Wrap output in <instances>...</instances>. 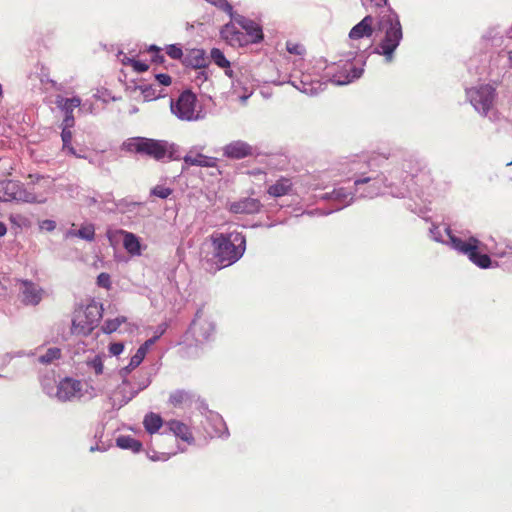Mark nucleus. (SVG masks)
<instances>
[{"mask_svg":"<svg viewBox=\"0 0 512 512\" xmlns=\"http://www.w3.org/2000/svg\"><path fill=\"white\" fill-rule=\"evenodd\" d=\"M123 149L129 152L148 155L155 160H177L181 158L178 146L164 140L145 137H133L123 143Z\"/></svg>","mask_w":512,"mask_h":512,"instance_id":"obj_4","label":"nucleus"},{"mask_svg":"<svg viewBox=\"0 0 512 512\" xmlns=\"http://www.w3.org/2000/svg\"><path fill=\"white\" fill-rule=\"evenodd\" d=\"M223 156L228 159L240 160L250 157L254 153V148L243 140H235L226 144L223 148Z\"/></svg>","mask_w":512,"mask_h":512,"instance_id":"obj_19","label":"nucleus"},{"mask_svg":"<svg viewBox=\"0 0 512 512\" xmlns=\"http://www.w3.org/2000/svg\"><path fill=\"white\" fill-rule=\"evenodd\" d=\"M81 103V98L78 96H74L72 98H65L61 95L56 96L55 104L64 113L62 124L65 126H74L75 119L73 110L79 107Z\"/></svg>","mask_w":512,"mask_h":512,"instance_id":"obj_18","label":"nucleus"},{"mask_svg":"<svg viewBox=\"0 0 512 512\" xmlns=\"http://www.w3.org/2000/svg\"><path fill=\"white\" fill-rule=\"evenodd\" d=\"M65 238L68 239V238H73V237H77V230L75 229H69L65 232L64 234Z\"/></svg>","mask_w":512,"mask_h":512,"instance_id":"obj_58","label":"nucleus"},{"mask_svg":"<svg viewBox=\"0 0 512 512\" xmlns=\"http://www.w3.org/2000/svg\"><path fill=\"white\" fill-rule=\"evenodd\" d=\"M123 234V246L131 255H140L141 254V244L139 238L127 231H121Z\"/></svg>","mask_w":512,"mask_h":512,"instance_id":"obj_29","label":"nucleus"},{"mask_svg":"<svg viewBox=\"0 0 512 512\" xmlns=\"http://www.w3.org/2000/svg\"><path fill=\"white\" fill-rule=\"evenodd\" d=\"M183 63L186 66L195 68L196 70L206 68L207 58L202 49H192L184 57Z\"/></svg>","mask_w":512,"mask_h":512,"instance_id":"obj_26","label":"nucleus"},{"mask_svg":"<svg viewBox=\"0 0 512 512\" xmlns=\"http://www.w3.org/2000/svg\"><path fill=\"white\" fill-rule=\"evenodd\" d=\"M205 433L211 437L228 438L229 431L222 416L214 411H207L203 422Z\"/></svg>","mask_w":512,"mask_h":512,"instance_id":"obj_15","label":"nucleus"},{"mask_svg":"<svg viewBox=\"0 0 512 512\" xmlns=\"http://www.w3.org/2000/svg\"><path fill=\"white\" fill-rule=\"evenodd\" d=\"M129 61L131 62L132 67L134 68V70L137 71V72H145L149 68V66L146 63L142 62V61L131 60V59H129Z\"/></svg>","mask_w":512,"mask_h":512,"instance_id":"obj_51","label":"nucleus"},{"mask_svg":"<svg viewBox=\"0 0 512 512\" xmlns=\"http://www.w3.org/2000/svg\"><path fill=\"white\" fill-rule=\"evenodd\" d=\"M102 316V304L96 301L77 307L72 318V333L84 336L90 334L98 326Z\"/></svg>","mask_w":512,"mask_h":512,"instance_id":"obj_7","label":"nucleus"},{"mask_svg":"<svg viewBox=\"0 0 512 512\" xmlns=\"http://www.w3.org/2000/svg\"><path fill=\"white\" fill-rule=\"evenodd\" d=\"M33 364L37 369L42 385V380L56 377V369L63 364L62 354H40L33 360Z\"/></svg>","mask_w":512,"mask_h":512,"instance_id":"obj_14","label":"nucleus"},{"mask_svg":"<svg viewBox=\"0 0 512 512\" xmlns=\"http://www.w3.org/2000/svg\"><path fill=\"white\" fill-rule=\"evenodd\" d=\"M197 402H198V409L200 410L201 414L205 418V414L207 413V411H210V410L208 409L207 404L203 400H200V398L197 399Z\"/></svg>","mask_w":512,"mask_h":512,"instance_id":"obj_56","label":"nucleus"},{"mask_svg":"<svg viewBox=\"0 0 512 512\" xmlns=\"http://www.w3.org/2000/svg\"><path fill=\"white\" fill-rule=\"evenodd\" d=\"M214 256L223 267L237 262L246 249L245 236L240 232L214 233L211 235Z\"/></svg>","mask_w":512,"mask_h":512,"instance_id":"obj_3","label":"nucleus"},{"mask_svg":"<svg viewBox=\"0 0 512 512\" xmlns=\"http://www.w3.org/2000/svg\"><path fill=\"white\" fill-rule=\"evenodd\" d=\"M236 22L246 32L248 39L246 42L257 43L263 39V32L259 24L242 15L234 17Z\"/></svg>","mask_w":512,"mask_h":512,"instance_id":"obj_20","label":"nucleus"},{"mask_svg":"<svg viewBox=\"0 0 512 512\" xmlns=\"http://www.w3.org/2000/svg\"><path fill=\"white\" fill-rule=\"evenodd\" d=\"M142 203L134 202L128 199H122L116 204V208L120 213H131L140 207Z\"/></svg>","mask_w":512,"mask_h":512,"instance_id":"obj_36","label":"nucleus"},{"mask_svg":"<svg viewBox=\"0 0 512 512\" xmlns=\"http://www.w3.org/2000/svg\"><path fill=\"white\" fill-rule=\"evenodd\" d=\"M77 237L86 241H93L95 239V228L92 224L82 226L77 230Z\"/></svg>","mask_w":512,"mask_h":512,"instance_id":"obj_39","label":"nucleus"},{"mask_svg":"<svg viewBox=\"0 0 512 512\" xmlns=\"http://www.w3.org/2000/svg\"><path fill=\"white\" fill-rule=\"evenodd\" d=\"M226 75H228L229 77H232V73L233 71L229 68H226V71H225Z\"/></svg>","mask_w":512,"mask_h":512,"instance_id":"obj_62","label":"nucleus"},{"mask_svg":"<svg viewBox=\"0 0 512 512\" xmlns=\"http://www.w3.org/2000/svg\"><path fill=\"white\" fill-rule=\"evenodd\" d=\"M97 284L100 286V287H103V288H106V289H109L110 286H111V279H110V275L108 273H100L97 277Z\"/></svg>","mask_w":512,"mask_h":512,"instance_id":"obj_47","label":"nucleus"},{"mask_svg":"<svg viewBox=\"0 0 512 512\" xmlns=\"http://www.w3.org/2000/svg\"><path fill=\"white\" fill-rule=\"evenodd\" d=\"M291 84L304 94L313 96L322 90V83L318 80H312L310 75H303L302 78H295Z\"/></svg>","mask_w":512,"mask_h":512,"instance_id":"obj_23","label":"nucleus"},{"mask_svg":"<svg viewBox=\"0 0 512 512\" xmlns=\"http://www.w3.org/2000/svg\"><path fill=\"white\" fill-rule=\"evenodd\" d=\"M22 288H21V295H22V302L25 305H37L42 300L43 290L40 288L37 284L28 281L23 280L21 281Z\"/></svg>","mask_w":512,"mask_h":512,"instance_id":"obj_21","label":"nucleus"},{"mask_svg":"<svg viewBox=\"0 0 512 512\" xmlns=\"http://www.w3.org/2000/svg\"><path fill=\"white\" fill-rule=\"evenodd\" d=\"M41 229L47 230V231H53L56 228V222L53 220H44L40 224Z\"/></svg>","mask_w":512,"mask_h":512,"instance_id":"obj_53","label":"nucleus"},{"mask_svg":"<svg viewBox=\"0 0 512 512\" xmlns=\"http://www.w3.org/2000/svg\"><path fill=\"white\" fill-rule=\"evenodd\" d=\"M214 332V321L205 315L203 308L198 309L189 327L188 333L195 338L197 343H204L210 340Z\"/></svg>","mask_w":512,"mask_h":512,"instance_id":"obj_13","label":"nucleus"},{"mask_svg":"<svg viewBox=\"0 0 512 512\" xmlns=\"http://www.w3.org/2000/svg\"><path fill=\"white\" fill-rule=\"evenodd\" d=\"M42 203L17 180H0V202Z\"/></svg>","mask_w":512,"mask_h":512,"instance_id":"obj_10","label":"nucleus"},{"mask_svg":"<svg viewBox=\"0 0 512 512\" xmlns=\"http://www.w3.org/2000/svg\"><path fill=\"white\" fill-rule=\"evenodd\" d=\"M143 425L149 434H154L163 426V419L159 414L149 412L144 417Z\"/></svg>","mask_w":512,"mask_h":512,"instance_id":"obj_31","label":"nucleus"},{"mask_svg":"<svg viewBox=\"0 0 512 512\" xmlns=\"http://www.w3.org/2000/svg\"><path fill=\"white\" fill-rule=\"evenodd\" d=\"M218 8H220L222 11L226 12L231 17V19L234 21V17L237 14L234 13L233 7L229 2H227L226 0H223L222 3L218 6Z\"/></svg>","mask_w":512,"mask_h":512,"instance_id":"obj_49","label":"nucleus"},{"mask_svg":"<svg viewBox=\"0 0 512 512\" xmlns=\"http://www.w3.org/2000/svg\"><path fill=\"white\" fill-rule=\"evenodd\" d=\"M166 54L172 59H181L183 56V51L180 45L170 44L166 46Z\"/></svg>","mask_w":512,"mask_h":512,"instance_id":"obj_42","label":"nucleus"},{"mask_svg":"<svg viewBox=\"0 0 512 512\" xmlns=\"http://www.w3.org/2000/svg\"><path fill=\"white\" fill-rule=\"evenodd\" d=\"M183 161L187 166H199L212 168L216 167L217 159L214 157L206 156L202 153L190 151L183 157Z\"/></svg>","mask_w":512,"mask_h":512,"instance_id":"obj_25","label":"nucleus"},{"mask_svg":"<svg viewBox=\"0 0 512 512\" xmlns=\"http://www.w3.org/2000/svg\"><path fill=\"white\" fill-rule=\"evenodd\" d=\"M430 235L436 242L447 244L457 252L466 255L479 268L487 269L491 266L490 257L487 254L480 253L481 242L476 237L466 234L456 236L452 233L450 227L441 229L436 225L430 228Z\"/></svg>","mask_w":512,"mask_h":512,"instance_id":"obj_1","label":"nucleus"},{"mask_svg":"<svg viewBox=\"0 0 512 512\" xmlns=\"http://www.w3.org/2000/svg\"><path fill=\"white\" fill-rule=\"evenodd\" d=\"M374 18L371 15L365 16L358 24H356L349 32L351 40H358L365 37H371L373 34Z\"/></svg>","mask_w":512,"mask_h":512,"instance_id":"obj_24","label":"nucleus"},{"mask_svg":"<svg viewBox=\"0 0 512 512\" xmlns=\"http://www.w3.org/2000/svg\"><path fill=\"white\" fill-rule=\"evenodd\" d=\"M120 354H96L94 358L87 362V365L93 369L96 375L105 374L112 376L114 366L119 361Z\"/></svg>","mask_w":512,"mask_h":512,"instance_id":"obj_16","label":"nucleus"},{"mask_svg":"<svg viewBox=\"0 0 512 512\" xmlns=\"http://www.w3.org/2000/svg\"><path fill=\"white\" fill-rule=\"evenodd\" d=\"M193 397H194V395L191 394L190 392L182 390V389H178V390L173 391L170 394L169 403L174 407H178L181 404L186 403V402L191 403Z\"/></svg>","mask_w":512,"mask_h":512,"instance_id":"obj_35","label":"nucleus"},{"mask_svg":"<svg viewBox=\"0 0 512 512\" xmlns=\"http://www.w3.org/2000/svg\"><path fill=\"white\" fill-rule=\"evenodd\" d=\"M124 350V344L123 342H115L110 344L109 346V352H123Z\"/></svg>","mask_w":512,"mask_h":512,"instance_id":"obj_55","label":"nucleus"},{"mask_svg":"<svg viewBox=\"0 0 512 512\" xmlns=\"http://www.w3.org/2000/svg\"><path fill=\"white\" fill-rule=\"evenodd\" d=\"M42 391L61 403L79 399L82 396V382L72 377H64L58 383L54 379L42 380Z\"/></svg>","mask_w":512,"mask_h":512,"instance_id":"obj_5","label":"nucleus"},{"mask_svg":"<svg viewBox=\"0 0 512 512\" xmlns=\"http://www.w3.org/2000/svg\"><path fill=\"white\" fill-rule=\"evenodd\" d=\"M221 36L231 45H242L244 34L238 31L232 23H228L221 29Z\"/></svg>","mask_w":512,"mask_h":512,"instance_id":"obj_28","label":"nucleus"},{"mask_svg":"<svg viewBox=\"0 0 512 512\" xmlns=\"http://www.w3.org/2000/svg\"><path fill=\"white\" fill-rule=\"evenodd\" d=\"M424 176H425L424 174L423 175H414V174L411 173V174L406 176L404 182L408 183L407 178L410 177L409 181H414L415 180V184H418L419 182L422 181V178ZM408 189H409V184H406V189L405 190L400 191L398 193H395V194H393V196H395V197H405L406 192H407Z\"/></svg>","mask_w":512,"mask_h":512,"instance_id":"obj_44","label":"nucleus"},{"mask_svg":"<svg viewBox=\"0 0 512 512\" xmlns=\"http://www.w3.org/2000/svg\"><path fill=\"white\" fill-rule=\"evenodd\" d=\"M126 321V318L121 316V317H116L115 319H108L105 321L103 327H102V330L104 333L106 334H111L113 332H115L122 323H124Z\"/></svg>","mask_w":512,"mask_h":512,"instance_id":"obj_37","label":"nucleus"},{"mask_svg":"<svg viewBox=\"0 0 512 512\" xmlns=\"http://www.w3.org/2000/svg\"><path fill=\"white\" fill-rule=\"evenodd\" d=\"M47 83H50L51 86L53 88H55L56 90H62V86L61 85H58L56 81L52 80V79H47L46 80Z\"/></svg>","mask_w":512,"mask_h":512,"instance_id":"obj_59","label":"nucleus"},{"mask_svg":"<svg viewBox=\"0 0 512 512\" xmlns=\"http://www.w3.org/2000/svg\"><path fill=\"white\" fill-rule=\"evenodd\" d=\"M164 329H160L157 334H155L150 339L146 340L138 349L136 352H148L150 347L160 338V336L163 334Z\"/></svg>","mask_w":512,"mask_h":512,"instance_id":"obj_43","label":"nucleus"},{"mask_svg":"<svg viewBox=\"0 0 512 512\" xmlns=\"http://www.w3.org/2000/svg\"><path fill=\"white\" fill-rule=\"evenodd\" d=\"M355 194L358 198H374L383 193L388 187L387 178L380 174L367 175L366 172L356 171L353 176Z\"/></svg>","mask_w":512,"mask_h":512,"instance_id":"obj_8","label":"nucleus"},{"mask_svg":"<svg viewBox=\"0 0 512 512\" xmlns=\"http://www.w3.org/2000/svg\"><path fill=\"white\" fill-rule=\"evenodd\" d=\"M151 195L159 197L161 199H166L172 194V189L169 187H165L163 185H157L151 189Z\"/></svg>","mask_w":512,"mask_h":512,"instance_id":"obj_41","label":"nucleus"},{"mask_svg":"<svg viewBox=\"0 0 512 512\" xmlns=\"http://www.w3.org/2000/svg\"><path fill=\"white\" fill-rule=\"evenodd\" d=\"M354 58L355 53H349L348 58L343 64H341L343 61H340L339 64H333L331 67H327L325 77L336 85H346L359 79L364 70L362 67H357L351 62Z\"/></svg>","mask_w":512,"mask_h":512,"instance_id":"obj_9","label":"nucleus"},{"mask_svg":"<svg viewBox=\"0 0 512 512\" xmlns=\"http://www.w3.org/2000/svg\"><path fill=\"white\" fill-rule=\"evenodd\" d=\"M377 29L383 33L384 36L375 48V53L383 55L386 62H391L394 58V52L403 38L402 26L398 14L393 9L388 8L379 17Z\"/></svg>","mask_w":512,"mask_h":512,"instance_id":"obj_2","label":"nucleus"},{"mask_svg":"<svg viewBox=\"0 0 512 512\" xmlns=\"http://www.w3.org/2000/svg\"><path fill=\"white\" fill-rule=\"evenodd\" d=\"M321 200L329 201L332 203V208L322 210V215H329L335 211L342 210L357 199L355 194L354 185L352 187H336L331 192H326L320 195Z\"/></svg>","mask_w":512,"mask_h":512,"instance_id":"obj_12","label":"nucleus"},{"mask_svg":"<svg viewBox=\"0 0 512 512\" xmlns=\"http://www.w3.org/2000/svg\"><path fill=\"white\" fill-rule=\"evenodd\" d=\"M382 1H383L384 5H387L388 0H382Z\"/></svg>","mask_w":512,"mask_h":512,"instance_id":"obj_64","label":"nucleus"},{"mask_svg":"<svg viewBox=\"0 0 512 512\" xmlns=\"http://www.w3.org/2000/svg\"><path fill=\"white\" fill-rule=\"evenodd\" d=\"M286 49L290 54L294 55H302L305 51L302 45L291 41L286 43Z\"/></svg>","mask_w":512,"mask_h":512,"instance_id":"obj_46","label":"nucleus"},{"mask_svg":"<svg viewBox=\"0 0 512 512\" xmlns=\"http://www.w3.org/2000/svg\"><path fill=\"white\" fill-rule=\"evenodd\" d=\"M96 450H99V447H98L97 445H96V446H91V447H90V451H91V452H94V451H96Z\"/></svg>","mask_w":512,"mask_h":512,"instance_id":"obj_63","label":"nucleus"},{"mask_svg":"<svg viewBox=\"0 0 512 512\" xmlns=\"http://www.w3.org/2000/svg\"><path fill=\"white\" fill-rule=\"evenodd\" d=\"M164 426L165 429L172 433L175 437L180 438L189 445L194 444L195 439L190 430V427L187 424L173 419L165 422Z\"/></svg>","mask_w":512,"mask_h":512,"instance_id":"obj_22","label":"nucleus"},{"mask_svg":"<svg viewBox=\"0 0 512 512\" xmlns=\"http://www.w3.org/2000/svg\"><path fill=\"white\" fill-rule=\"evenodd\" d=\"M150 383L151 378L150 376H147L132 384L129 395H126L125 399L123 401H120L119 407H122L129 403L133 398H135L138 395L140 391L146 389L150 385Z\"/></svg>","mask_w":512,"mask_h":512,"instance_id":"obj_32","label":"nucleus"},{"mask_svg":"<svg viewBox=\"0 0 512 512\" xmlns=\"http://www.w3.org/2000/svg\"><path fill=\"white\" fill-rule=\"evenodd\" d=\"M170 457V454H166V453H157V452H154L152 455L149 456V458L152 460V461H166L168 460Z\"/></svg>","mask_w":512,"mask_h":512,"instance_id":"obj_54","label":"nucleus"},{"mask_svg":"<svg viewBox=\"0 0 512 512\" xmlns=\"http://www.w3.org/2000/svg\"><path fill=\"white\" fill-rule=\"evenodd\" d=\"M261 208L262 203L260 200L252 197H244L227 204L228 211L233 214L252 215L259 213Z\"/></svg>","mask_w":512,"mask_h":512,"instance_id":"obj_17","label":"nucleus"},{"mask_svg":"<svg viewBox=\"0 0 512 512\" xmlns=\"http://www.w3.org/2000/svg\"><path fill=\"white\" fill-rule=\"evenodd\" d=\"M494 254L498 257H505L508 255H512V243H506L505 248H499L498 246L495 248Z\"/></svg>","mask_w":512,"mask_h":512,"instance_id":"obj_48","label":"nucleus"},{"mask_svg":"<svg viewBox=\"0 0 512 512\" xmlns=\"http://www.w3.org/2000/svg\"><path fill=\"white\" fill-rule=\"evenodd\" d=\"M170 110L181 121H199L206 116L196 94L188 89L182 91L176 99H171Z\"/></svg>","mask_w":512,"mask_h":512,"instance_id":"obj_6","label":"nucleus"},{"mask_svg":"<svg viewBox=\"0 0 512 512\" xmlns=\"http://www.w3.org/2000/svg\"><path fill=\"white\" fill-rule=\"evenodd\" d=\"M155 77H156V80L161 85L168 86L171 84V77L168 74L160 73V74H157Z\"/></svg>","mask_w":512,"mask_h":512,"instance_id":"obj_52","label":"nucleus"},{"mask_svg":"<svg viewBox=\"0 0 512 512\" xmlns=\"http://www.w3.org/2000/svg\"><path fill=\"white\" fill-rule=\"evenodd\" d=\"M471 105L480 114L487 116L493 108L495 89L488 84L480 85L466 90Z\"/></svg>","mask_w":512,"mask_h":512,"instance_id":"obj_11","label":"nucleus"},{"mask_svg":"<svg viewBox=\"0 0 512 512\" xmlns=\"http://www.w3.org/2000/svg\"><path fill=\"white\" fill-rule=\"evenodd\" d=\"M132 386V383L128 380V383L124 384L123 382L121 385L117 387V390L115 392V402L118 401V404L120 401H123L125 399L126 395H129L130 388Z\"/></svg>","mask_w":512,"mask_h":512,"instance_id":"obj_40","label":"nucleus"},{"mask_svg":"<svg viewBox=\"0 0 512 512\" xmlns=\"http://www.w3.org/2000/svg\"><path fill=\"white\" fill-rule=\"evenodd\" d=\"M7 233V227L6 225L0 221V237L5 236Z\"/></svg>","mask_w":512,"mask_h":512,"instance_id":"obj_60","label":"nucleus"},{"mask_svg":"<svg viewBox=\"0 0 512 512\" xmlns=\"http://www.w3.org/2000/svg\"><path fill=\"white\" fill-rule=\"evenodd\" d=\"M149 50L151 52H154V55H153V61L156 62V63H163L164 62V56L162 54H160V48L157 47L156 45H151Z\"/></svg>","mask_w":512,"mask_h":512,"instance_id":"obj_50","label":"nucleus"},{"mask_svg":"<svg viewBox=\"0 0 512 512\" xmlns=\"http://www.w3.org/2000/svg\"><path fill=\"white\" fill-rule=\"evenodd\" d=\"M73 126H65L64 124H61V139H62V149L64 152L69 153L77 158H85L84 155L77 153L75 148L72 146V131L71 128Z\"/></svg>","mask_w":512,"mask_h":512,"instance_id":"obj_27","label":"nucleus"},{"mask_svg":"<svg viewBox=\"0 0 512 512\" xmlns=\"http://www.w3.org/2000/svg\"><path fill=\"white\" fill-rule=\"evenodd\" d=\"M292 190V183L287 178H281L268 188V194L273 197L287 195Z\"/></svg>","mask_w":512,"mask_h":512,"instance_id":"obj_30","label":"nucleus"},{"mask_svg":"<svg viewBox=\"0 0 512 512\" xmlns=\"http://www.w3.org/2000/svg\"><path fill=\"white\" fill-rule=\"evenodd\" d=\"M194 82L198 86H202L209 79V73L205 68L198 69L195 71Z\"/></svg>","mask_w":512,"mask_h":512,"instance_id":"obj_45","label":"nucleus"},{"mask_svg":"<svg viewBox=\"0 0 512 512\" xmlns=\"http://www.w3.org/2000/svg\"><path fill=\"white\" fill-rule=\"evenodd\" d=\"M46 352H49V353L60 352V349L57 347H49Z\"/></svg>","mask_w":512,"mask_h":512,"instance_id":"obj_61","label":"nucleus"},{"mask_svg":"<svg viewBox=\"0 0 512 512\" xmlns=\"http://www.w3.org/2000/svg\"><path fill=\"white\" fill-rule=\"evenodd\" d=\"M10 362L9 354H0V368L5 367Z\"/></svg>","mask_w":512,"mask_h":512,"instance_id":"obj_57","label":"nucleus"},{"mask_svg":"<svg viewBox=\"0 0 512 512\" xmlns=\"http://www.w3.org/2000/svg\"><path fill=\"white\" fill-rule=\"evenodd\" d=\"M146 354H133L128 365L121 367L118 374L123 379V383H128V375L136 369L144 360Z\"/></svg>","mask_w":512,"mask_h":512,"instance_id":"obj_34","label":"nucleus"},{"mask_svg":"<svg viewBox=\"0 0 512 512\" xmlns=\"http://www.w3.org/2000/svg\"><path fill=\"white\" fill-rule=\"evenodd\" d=\"M211 59L221 68H229L230 62L226 59L224 53L218 49L213 48L210 53Z\"/></svg>","mask_w":512,"mask_h":512,"instance_id":"obj_38","label":"nucleus"},{"mask_svg":"<svg viewBox=\"0 0 512 512\" xmlns=\"http://www.w3.org/2000/svg\"><path fill=\"white\" fill-rule=\"evenodd\" d=\"M116 445L125 450L138 453L142 449V443L130 435H121L116 439Z\"/></svg>","mask_w":512,"mask_h":512,"instance_id":"obj_33","label":"nucleus"}]
</instances>
